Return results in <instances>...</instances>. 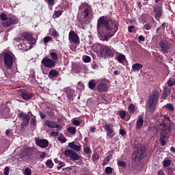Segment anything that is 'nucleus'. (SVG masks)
<instances>
[{
	"label": "nucleus",
	"mask_w": 175,
	"mask_h": 175,
	"mask_svg": "<svg viewBox=\"0 0 175 175\" xmlns=\"http://www.w3.org/2000/svg\"><path fill=\"white\" fill-rule=\"evenodd\" d=\"M119 23L114 18H109L105 16H102L98 19L97 29L102 31L103 28L107 31V33H103L100 35L101 40H109L110 38L113 36L118 31Z\"/></svg>",
	"instance_id": "1"
},
{
	"label": "nucleus",
	"mask_w": 175,
	"mask_h": 175,
	"mask_svg": "<svg viewBox=\"0 0 175 175\" xmlns=\"http://www.w3.org/2000/svg\"><path fill=\"white\" fill-rule=\"evenodd\" d=\"M79 10H81V14H82V20L81 23L82 25L88 24V18H90L93 16V9L92 6L90 5L88 2H83L79 6Z\"/></svg>",
	"instance_id": "2"
},
{
	"label": "nucleus",
	"mask_w": 175,
	"mask_h": 175,
	"mask_svg": "<svg viewBox=\"0 0 175 175\" xmlns=\"http://www.w3.org/2000/svg\"><path fill=\"white\" fill-rule=\"evenodd\" d=\"M69 147L71 149H66L64 150V154L66 157H70L72 161H78V159H81V156L77 154V151H81V145H75V142H70L68 144Z\"/></svg>",
	"instance_id": "3"
},
{
	"label": "nucleus",
	"mask_w": 175,
	"mask_h": 175,
	"mask_svg": "<svg viewBox=\"0 0 175 175\" xmlns=\"http://www.w3.org/2000/svg\"><path fill=\"white\" fill-rule=\"evenodd\" d=\"M160 98V93L158 90H154L150 94V96L148 99V109L150 113H154L155 111V109L159 103V98Z\"/></svg>",
	"instance_id": "4"
},
{
	"label": "nucleus",
	"mask_w": 175,
	"mask_h": 175,
	"mask_svg": "<svg viewBox=\"0 0 175 175\" xmlns=\"http://www.w3.org/2000/svg\"><path fill=\"white\" fill-rule=\"evenodd\" d=\"M49 54L51 58L44 57L41 61V64L44 65L45 68H55V66H56V61L58 59L57 53L55 51H51Z\"/></svg>",
	"instance_id": "5"
},
{
	"label": "nucleus",
	"mask_w": 175,
	"mask_h": 175,
	"mask_svg": "<svg viewBox=\"0 0 175 175\" xmlns=\"http://www.w3.org/2000/svg\"><path fill=\"white\" fill-rule=\"evenodd\" d=\"M4 66L6 69H12L15 55L13 53L5 52L3 53Z\"/></svg>",
	"instance_id": "6"
},
{
	"label": "nucleus",
	"mask_w": 175,
	"mask_h": 175,
	"mask_svg": "<svg viewBox=\"0 0 175 175\" xmlns=\"http://www.w3.org/2000/svg\"><path fill=\"white\" fill-rule=\"evenodd\" d=\"M146 155V148L143 146V145H137L135 148V152L133 154V157L134 158L135 161H141L143 159Z\"/></svg>",
	"instance_id": "7"
},
{
	"label": "nucleus",
	"mask_w": 175,
	"mask_h": 175,
	"mask_svg": "<svg viewBox=\"0 0 175 175\" xmlns=\"http://www.w3.org/2000/svg\"><path fill=\"white\" fill-rule=\"evenodd\" d=\"M18 116L22 120L21 127L23 129L25 126H27L29 124L30 118L33 114L31 111H28L27 113L21 111V113H18Z\"/></svg>",
	"instance_id": "8"
},
{
	"label": "nucleus",
	"mask_w": 175,
	"mask_h": 175,
	"mask_svg": "<svg viewBox=\"0 0 175 175\" xmlns=\"http://www.w3.org/2000/svg\"><path fill=\"white\" fill-rule=\"evenodd\" d=\"M159 46L161 51L166 54H167L168 53H172L173 51V49L170 42H167V40H165V39H161V40L159 42Z\"/></svg>",
	"instance_id": "9"
},
{
	"label": "nucleus",
	"mask_w": 175,
	"mask_h": 175,
	"mask_svg": "<svg viewBox=\"0 0 175 175\" xmlns=\"http://www.w3.org/2000/svg\"><path fill=\"white\" fill-rule=\"evenodd\" d=\"M100 53L101 54V57H113L114 53L109 46H104L102 44L100 47Z\"/></svg>",
	"instance_id": "10"
},
{
	"label": "nucleus",
	"mask_w": 175,
	"mask_h": 175,
	"mask_svg": "<svg viewBox=\"0 0 175 175\" xmlns=\"http://www.w3.org/2000/svg\"><path fill=\"white\" fill-rule=\"evenodd\" d=\"M164 116H161L160 118H159V123L160 125L163 126V131L165 133V137H170V134L171 132V124H170V125H167L166 122L164 121Z\"/></svg>",
	"instance_id": "11"
},
{
	"label": "nucleus",
	"mask_w": 175,
	"mask_h": 175,
	"mask_svg": "<svg viewBox=\"0 0 175 175\" xmlns=\"http://www.w3.org/2000/svg\"><path fill=\"white\" fill-rule=\"evenodd\" d=\"M18 21L19 20L18 17H16V16H10V17H8L5 23H1V25L5 28H8L11 25H15L16 24H18Z\"/></svg>",
	"instance_id": "12"
},
{
	"label": "nucleus",
	"mask_w": 175,
	"mask_h": 175,
	"mask_svg": "<svg viewBox=\"0 0 175 175\" xmlns=\"http://www.w3.org/2000/svg\"><path fill=\"white\" fill-rule=\"evenodd\" d=\"M21 36L20 38V40L22 39H25V40H27L30 44H36V40L33 38L32 33H30L29 32H23L21 34Z\"/></svg>",
	"instance_id": "13"
},
{
	"label": "nucleus",
	"mask_w": 175,
	"mask_h": 175,
	"mask_svg": "<svg viewBox=\"0 0 175 175\" xmlns=\"http://www.w3.org/2000/svg\"><path fill=\"white\" fill-rule=\"evenodd\" d=\"M69 40L73 42L75 44H80V38L77 33L75 31H70L69 32Z\"/></svg>",
	"instance_id": "14"
},
{
	"label": "nucleus",
	"mask_w": 175,
	"mask_h": 175,
	"mask_svg": "<svg viewBox=\"0 0 175 175\" xmlns=\"http://www.w3.org/2000/svg\"><path fill=\"white\" fill-rule=\"evenodd\" d=\"M21 96L24 100H29L35 96V94L33 92H29L27 90H22Z\"/></svg>",
	"instance_id": "15"
},
{
	"label": "nucleus",
	"mask_w": 175,
	"mask_h": 175,
	"mask_svg": "<svg viewBox=\"0 0 175 175\" xmlns=\"http://www.w3.org/2000/svg\"><path fill=\"white\" fill-rule=\"evenodd\" d=\"M36 144L41 148H46V147H48L49 142L48 139H36Z\"/></svg>",
	"instance_id": "16"
},
{
	"label": "nucleus",
	"mask_w": 175,
	"mask_h": 175,
	"mask_svg": "<svg viewBox=\"0 0 175 175\" xmlns=\"http://www.w3.org/2000/svg\"><path fill=\"white\" fill-rule=\"evenodd\" d=\"M96 90L98 92H107L108 91V87L107 83H103V81H100L97 84Z\"/></svg>",
	"instance_id": "17"
},
{
	"label": "nucleus",
	"mask_w": 175,
	"mask_h": 175,
	"mask_svg": "<svg viewBox=\"0 0 175 175\" xmlns=\"http://www.w3.org/2000/svg\"><path fill=\"white\" fill-rule=\"evenodd\" d=\"M64 92H65L68 100H73L74 91L72 88H68L66 87L64 88Z\"/></svg>",
	"instance_id": "18"
},
{
	"label": "nucleus",
	"mask_w": 175,
	"mask_h": 175,
	"mask_svg": "<svg viewBox=\"0 0 175 175\" xmlns=\"http://www.w3.org/2000/svg\"><path fill=\"white\" fill-rule=\"evenodd\" d=\"M162 8L161 6H156L153 8V11L154 12V18L159 21L160 17L162 16Z\"/></svg>",
	"instance_id": "19"
},
{
	"label": "nucleus",
	"mask_w": 175,
	"mask_h": 175,
	"mask_svg": "<svg viewBox=\"0 0 175 175\" xmlns=\"http://www.w3.org/2000/svg\"><path fill=\"white\" fill-rule=\"evenodd\" d=\"M144 122V119L143 116H138V118L136 122V129H142Z\"/></svg>",
	"instance_id": "20"
},
{
	"label": "nucleus",
	"mask_w": 175,
	"mask_h": 175,
	"mask_svg": "<svg viewBox=\"0 0 175 175\" xmlns=\"http://www.w3.org/2000/svg\"><path fill=\"white\" fill-rule=\"evenodd\" d=\"M113 125L111 122L109 124H104L103 128H105V129H106V131H107V135H108V136H110V135L113 133Z\"/></svg>",
	"instance_id": "21"
},
{
	"label": "nucleus",
	"mask_w": 175,
	"mask_h": 175,
	"mask_svg": "<svg viewBox=\"0 0 175 175\" xmlns=\"http://www.w3.org/2000/svg\"><path fill=\"white\" fill-rule=\"evenodd\" d=\"M33 151V148H25L23 152V157H31Z\"/></svg>",
	"instance_id": "22"
},
{
	"label": "nucleus",
	"mask_w": 175,
	"mask_h": 175,
	"mask_svg": "<svg viewBox=\"0 0 175 175\" xmlns=\"http://www.w3.org/2000/svg\"><path fill=\"white\" fill-rule=\"evenodd\" d=\"M45 125L49 128H59V125L55 121H51L50 120H45Z\"/></svg>",
	"instance_id": "23"
},
{
	"label": "nucleus",
	"mask_w": 175,
	"mask_h": 175,
	"mask_svg": "<svg viewBox=\"0 0 175 175\" xmlns=\"http://www.w3.org/2000/svg\"><path fill=\"white\" fill-rule=\"evenodd\" d=\"M171 92V90L170 88H169L168 87H165L164 88V90H163V94H162V98L163 99H167L168 95L170 94Z\"/></svg>",
	"instance_id": "24"
},
{
	"label": "nucleus",
	"mask_w": 175,
	"mask_h": 175,
	"mask_svg": "<svg viewBox=\"0 0 175 175\" xmlns=\"http://www.w3.org/2000/svg\"><path fill=\"white\" fill-rule=\"evenodd\" d=\"M59 72L56 69H51L49 70V77H56L58 76Z\"/></svg>",
	"instance_id": "25"
},
{
	"label": "nucleus",
	"mask_w": 175,
	"mask_h": 175,
	"mask_svg": "<svg viewBox=\"0 0 175 175\" xmlns=\"http://www.w3.org/2000/svg\"><path fill=\"white\" fill-rule=\"evenodd\" d=\"M132 68L135 71L140 70V69L143 68V65L142 64H139V62H137V63L133 64V65H132Z\"/></svg>",
	"instance_id": "26"
},
{
	"label": "nucleus",
	"mask_w": 175,
	"mask_h": 175,
	"mask_svg": "<svg viewBox=\"0 0 175 175\" xmlns=\"http://www.w3.org/2000/svg\"><path fill=\"white\" fill-rule=\"evenodd\" d=\"M88 87L90 88V90H94L95 87H96V83L95 81V79H93L92 80H90L88 83Z\"/></svg>",
	"instance_id": "27"
},
{
	"label": "nucleus",
	"mask_w": 175,
	"mask_h": 175,
	"mask_svg": "<svg viewBox=\"0 0 175 175\" xmlns=\"http://www.w3.org/2000/svg\"><path fill=\"white\" fill-rule=\"evenodd\" d=\"M48 116L51 117V118H56L57 116L55 114L54 109H51V110H48L46 111Z\"/></svg>",
	"instance_id": "28"
},
{
	"label": "nucleus",
	"mask_w": 175,
	"mask_h": 175,
	"mask_svg": "<svg viewBox=\"0 0 175 175\" xmlns=\"http://www.w3.org/2000/svg\"><path fill=\"white\" fill-rule=\"evenodd\" d=\"M59 142H61L62 143H66L67 139L66 136L63 133H59L58 137H57Z\"/></svg>",
	"instance_id": "29"
},
{
	"label": "nucleus",
	"mask_w": 175,
	"mask_h": 175,
	"mask_svg": "<svg viewBox=\"0 0 175 175\" xmlns=\"http://www.w3.org/2000/svg\"><path fill=\"white\" fill-rule=\"evenodd\" d=\"M148 130L149 131V132H150V133H152V135H155V133H157V126H149V128H148Z\"/></svg>",
	"instance_id": "30"
},
{
	"label": "nucleus",
	"mask_w": 175,
	"mask_h": 175,
	"mask_svg": "<svg viewBox=\"0 0 175 175\" xmlns=\"http://www.w3.org/2000/svg\"><path fill=\"white\" fill-rule=\"evenodd\" d=\"M55 0H45V2H46V3H48L49 8L51 10H52L53 7L55 5Z\"/></svg>",
	"instance_id": "31"
},
{
	"label": "nucleus",
	"mask_w": 175,
	"mask_h": 175,
	"mask_svg": "<svg viewBox=\"0 0 175 175\" xmlns=\"http://www.w3.org/2000/svg\"><path fill=\"white\" fill-rule=\"evenodd\" d=\"M116 59H117L118 61V62H123V61H124V59H126V57L124 55V54H120L119 55H118V57L116 58Z\"/></svg>",
	"instance_id": "32"
},
{
	"label": "nucleus",
	"mask_w": 175,
	"mask_h": 175,
	"mask_svg": "<svg viewBox=\"0 0 175 175\" xmlns=\"http://www.w3.org/2000/svg\"><path fill=\"white\" fill-rule=\"evenodd\" d=\"M129 111L131 114L135 113V106L134 103H131V105H129Z\"/></svg>",
	"instance_id": "33"
},
{
	"label": "nucleus",
	"mask_w": 175,
	"mask_h": 175,
	"mask_svg": "<svg viewBox=\"0 0 175 175\" xmlns=\"http://www.w3.org/2000/svg\"><path fill=\"white\" fill-rule=\"evenodd\" d=\"M51 36H53V38H59V33L55 29H53L51 31Z\"/></svg>",
	"instance_id": "34"
},
{
	"label": "nucleus",
	"mask_w": 175,
	"mask_h": 175,
	"mask_svg": "<svg viewBox=\"0 0 175 175\" xmlns=\"http://www.w3.org/2000/svg\"><path fill=\"white\" fill-rule=\"evenodd\" d=\"M120 6L121 9H125L126 10H127V9H128L127 3H126V2H124V1H120Z\"/></svg>",
	"instance_id": "35"
},
{
	"label": "nucleus",
	"mask_w": 175,
	"mask_h": 175,
	"mask_svg": "<svg viewBox=\"0 0 175 175\" xmlns=\"http://www.w3.org/2000/svg\"><path fill=\"white\" fill-rule=\"evenodd\" d=\"M127 164L126 163H125V161H122V160H119V161H118V167H122L124 168H126Z\"/></svg>",
	"instance_id": "36"
},
{
	"label": "nucleus",
	"mask_w": 175,
	"mask_h": 175,
	"mask_svg": "<svg viewBox=\"0 0 175 175\" xmlns=\"http://www.w3.org/2000/svg\"><path fill=\"white\" fill-rule=\"evenodd\" d=\"M165 107L166 109H168V110H170L171 111L174 110V105H172V103H166Z\"/></svg>",
	"instance_id": "37"
},
{
	"label": "nucleus",
	"mask_w": 175,
	"mask_h": 175,
	"mask_svg": "<svg viewBox=\"0 0 175 175\" xmlns=\"http://www.w3.org/2000/svg\"><path fill=\"white\" fill-rule=\"evenodd\" d=\"M46 165L48 168H53V167L54 166V164L52 160H47L46 163Z\"/></svg>",
	"instance_id": "38"
},
{
	"label": "nucleus",
	"mask_w": 175,
	"mask_h": 175,
	"mask_svg": "<svg viewBox=\"0 0 175 175\" xmlns=\"http://www.w3.org/2000/svg\"><path fill=\"white\" fill-rule=\"evenodd\" d=\"M171 164H172L171 160H164L163 161V166L165 167H170Z\"/></svg>",
	"instance_id": "39"
},
{
	"label": "nucleus",
	"mask_w": 175,
	"mask_h": 175,
	"mask_svg": "<svg viewBox=\"0 0 175 175\" xmlns=\"http://www.w3.org/2000/svg\"><path fill=\"white\" fill-rule=\"evenodd\" d=\"M1 20H2V22L1 23H6V21H8V18L6 16V14H5V13H2L0 16Z\"/></svg>",
	"instance_id": "40"
},
{
	"label": "nucleus",
	"mask_w": 175,
	"mask_h": 175,
	"mask_svg": "<svg viewBox=\"0 0 175 175\" xmlns=\"http://www.w3.org/2000/svg\"><path fill=\"white\" fill-rule=\"evenodd\" d=\"M68 131L70 132V133H72V134H74V133H76V128L75 126H69L68 129H67Z\"/></svg>",
	"instance_id": "41"
},
{
	"label": "nucleus",
	"mask_w": 175,
	"mask_h": 175,
	"mask_svg": "<svg viewBox=\"0 0 175 175\" xmlns=\"http://www.w3.org/2000/svg\"><path fill=\"white\" fill-rule=\"evenodd\" d=\"M62 13H63L62 10H56L54 12V16L55 17H56V18H57L58 17H60V16L62 15Z\"/></svg>",
	"instance_id": "42"
},
{
	"label": "nucleus",
	"mask_w": 175,
	"mask_h": 175,
	"mask_svg": "<svg viewBox=\"0 0 175 175\" xmlns=\"http://www.w3.org/2000/svg\"><path fill=\"white\" fill-rule=\"evenodd\" d=\"M23 174H24V175H31L32 171H31V168L27 167V168L25 169Z\"/></svg>",
	"instance_id": "43"
},
{
	"label": "nucleus",
	"mask_w": 175,
	"mask_h": 175,
	"mask_svg": "<svg viewBox=\"0 0 175 175\" xmlns=\"http://www.w3.org/2000/svg\"><path fill=\"white\" fill-rule=\"evenodd\" d=\"M113 172V168H111V167H107L105 168V174H107V175H109L110 174H112Z\"/></svg>",
	"instance_id": "44"
},
{
	"label": "nucleus",
	"mask_w": 175,
	"mask_h": 175,
	"mask_svg": "<svg viewBox=\"0 0 175 175\" xmlns=\"http://www.w3.org/2000/svg\"><path fill=\"white\" fill-rule=\"evenodd\" d=\"M174 79H173V77H170L167 80V85H169V87H172V85H174Z\"/></svg>",
	"instance_id": "45"
},
{
	"label": "nucleus",
	"mask_w": 175,
	"mask_h": 175,
	"mask_svg": "<svg viewBox=\"0 0 175 175\" xmlns=\"http://www.w3.org/2000/svg\"><path fill=\"white\" fill-rule=\"evenodd\" d=\"M30 123L32 125H37V120H36V116H33V117H31V120H30Z\"/></svg>",
	"instance_id": "46"
},
{
	"label": "nucleus",
	"mask_w": 175,
	"mask_h": 175,
	"mask_svg": "<svg viewBox=\"0 0 175 175\" xmlns=\"http://www.w3.org/2000/svg\"><path fill=\"white\" fill-rule=\"evenodd\" d=\"M65 165L66 163H64V161H59V165H57V169L58 170H62V168H63V167H65Z\"/></svg>",
	"instance_id": "47"
},
{
	"label": "nucleus",
	"mask_w": 175,
	"mask_h": 175,
	"mask_svg": "<svg viewBox=\"0 0 175 175\" xmlns=\"http://www.w3.org/2000/svg\"><path fill=\"white\" fill-rule=\"evenodd\" d=\"M83 151L85 154H91V152H92V150H91L90 146H86V148H83Z\"/></svg>",
	"instance_id": "48"
},
{
	"label": "nucleus",
	"mask_w": 175,
	"mask_h": 175,
	"mask_svg": "<svg viewBox=\"0 0 175 175\" xmlns=\"http://www.w3.org/2000/svg\"><path fill=\"white\" fill-rule=\"evenodd\" d=\"M119 115L120 116L121 118H124L126 116L125 110H120Z\"/></svg>",
	"instance_id": "49"
},
{
	"label": "nucleus",
	"mask_w": 175,
	"mask_h": 175,
	"mask_svg": "<svg viewBox=\"0 0 175 175\" xmlns=\"http://www.w3.org/2000/svg\"><path fill=\"white\" fill-rule=\"evenodd\" d=\"M159 141H160V143H161V146H165L166 141H165V139H163V137H162V134L161 133L160 135Z\"/></svg>",
	"instance_id": "50"
},
{
	"label": "nucleus",
	"mask_w": 175,
	"mask_h": 175,
	"mask_svg": "<svg viewBox=\"0 0 175 175\" xmlns=\"http://www.w3.org/2000/svg\"><path fill=\"white\" fill-rule=\"evenodd\" d=\"M51 40H52L51 36H45V38H44V43H48L49 42H51Z\"/></svg>",
	"instance_id": "51"
},
{
	"label": "nucleus",
	"mask_w": 175,
	"mask_h": 175,
	"mask_svg": "<svg viewBox=\"0 0 175 175\" xmlns=\"http://www.w3.org/2000/svg\"><path fill=\"white\" fill-rule=\"evenodd\" d=\"M84 62H91V57L90 55H85L83 58Z\"/></svg>",
	"instance_id": "52"
},
{
	"label": "nucleus",
	"mask_w": 175,
	"mask_h": 175,
	"mask_svg": "<svg viewBox=\"0 0 175 175\" xmlns=\"http://www.w3.org/2000/svg\"><path fill=\"white\" fill-rule=\"evenodd\" d=\"M91 66L93 69H98L99 68V65L96 64V62H93L92 64H91Z\"/></svg>",
	"instance_id": "53"
},
{
	"label": "nucleus",
	"mask_w": 175,
	"mask_h": 175,
	"mask_svg": "<svg viewBox=\"0 0 175 175\" xmlns=\"http://www.w3.org/2000/svg\"><path fill=\"white\" fill-rule=\"evenodd\" d=\"M100 156L99 154H98V153H94V154H93L92 156V159L93 161H98V159H99Z\"/></svg>",
	"instance_id": "54"
},
{
	"label": "nucleus",
	"mask_w": 175,
	"mask_h": 175,
	"mask_svg": "<svg viewBox=\"0 0 175 175\" xmlns=\"http://www.w3.org/2000/svg\"><path fill=\"white\" fill-rule=\"evenodd\" d=\"M144 29H146L147 31L151 29V24H145V25H144Z\"/></svg>",
	"instance_id": "55"
},
{
	"label": "nucleus",
	"mask_w": 175,
	"mask_h": 175,
	"mask_svg": "<svg viewBox=\"0 0 175 175\" xmlns=\"http://www.w3.org/2000/svg\"><path fill=\"white\" fill-rule=\"evenodd\" d=\"M153 55L157 58V59H162L163 55H160V54H158L157 53H153Z\"/></svg>",
	"instance_id": "56"
},
{
	"label": "nucleus",
	"mask_w": 175,
	"mask_h": 175,
	"mask_svg": "<svg viewBox=\"0 0 175 175\" xmlns=\"http://www.w3.org/2000/svg\"><path fill=\"white\" fill-rule=\"evenodd\" d=\"M51 135L52 136H58V135H59L58 129H57V131H52L51 132Z\"/></svg>",
	"instance_id": "57"
},
{
	"label": "nucleus",
	"mask_w": 175,
	"mask_h": 175,
	"mask_svg": "<svg viewBox=\"0 0 175 175\" xmlns=\"http://www.w3.org/2000/svg\"><path fill=\"white\" fill-rule=\"evenodd\" d=\"M135 27V25H129L128 27L129 32H133Z\"/></svg>",
	"instance_id": "58"
},
{
	"label": "nucleus",
	"mask_w": 175,
	"mask_h": 175,
	"mask_svg": "<svg viewBox=\"0 0 175 175\" xmlns=\"http://www.w3.org/2000/svg\"><path fill=\"white\" fill-rule=\"evenodd\" d=\"M5 133H6L7 136H10V137L12 136V135H13V133L10 129H6Z\"/></svg>",
	"instance_id": "59"
},
{
	"label": "nucleus",
	"mask_w": 175,
	"mask_h": 175,
	"mask_svg": "<svg viewBox=\"0 0 175 175\" xmlns=\"http://www.w3.org/2000/svg\"><path fill=\"white\" fill-rule=\"evenodd\" d=\"M9 173H10L9 167H5L3 172L4 175H9Z\"/></svg>",
	"instance_id": "60"
},
{
	"label": "nucleus",
	"mask_w": 175,
	"mask_h": 175,
	"mask_svg": "<svg viewBox=\"0 0 175 175\" xmlns=\"http://www.w3.org/2000/svg\"><path fill=\"white\" fill-rule=\"evenodd\" d=\"M72 124H74V125L79 126L81 124V121H79V120H73Z\"/></svg>",
	"instance_id": "61"
},
{
	"label": "nucleus",
	"mask_w": 175,
	"mask_h": 175,
	"mask_svg": "<svg viewBox=\"0 0 175 175\" xmlns=\"http://www.w3.org/2000/svg\"><path fill=\"white\" fill-rule=\"evenodd\" d=\"M40 152V158H45L46 153V152Z\"/></svg>",
	"instance_id": "62"
},
{
	"label": "nucleus",
	"mask_w": 175,
	"mask_h": 175,
	"mask_svg": "<svg viewBox=\"0 0 175 175\" xmlns=\"http://www.w3.org/2000/svg\"><path fill=\"white\" fill-rule=\"evenodd\" d=\"M138 39L139 40H141V42H144V40H146V38L144 35H139Z\"/></svg>",
	"instance_id": "63"
},
{
	"label": "nucleus",
	"mask_w": 175,
	"mask_h": 175,
	"mask_svg": "<svg viewBox=\"0 0 175 175\" xmlns=\"http://www.w3.org/2000/svg\"><path fill=\"white\" fill-rule=\"evenodd\" d=\"M157 175H165V174L163 172V170H159L157 172Z\"/></svg>",
	"instance_id": "64"
}]
</instances>
